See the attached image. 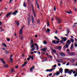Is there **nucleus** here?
I'll use <instances>...</instances> for the list:
<instances>
[{
	"label": "nucleus",
	"mask_w": 77,
	"mask_h": 77,
	"mask_svg": "<svg viewBox=\"0 0 77 77\" xmlns=\"http://www.w3.org/2000/svg\"><path fill=\"white\" fill-rule=\"evenodd\" d=\"M59 54L61 56H62V57H64L65 56V54L63 52H60L59 53Z\"/></svg>",
	"instance_id": "1"
},
{
	"label": "nucleus",
	"mask_w": 77,
	"mask_h": 77,
	"mask_svg": "<svg viewBox=\"0 0 77 77\" xmlns=\"http://www.w3.org/2000/svg\"><path fill=\"white\" fill-rule=\"evenodd\" d=\"M31 20H32V23L33 24L35 23V20H34V18H33V16H31Z\"/></svg>",
	"instance_id": "2"
},
{
	"label": "nucleus",
	"mask_w": 77,
	"mask_h": 77,
	"mask_svg": "<svg viewBox=\"0 0 77 77\" xmlns=\"http://www.w3.org/2000/svg\"><path fill=\"white\" fill-rule=\"evenodd\" d=\"M47 48L46 47L45 48H44L42 49L41 50V51H45V52H46V50H47Z\"/></svg>",
	"instance_id": "3"
},
{
	"label": "nucleus",
	"mask_w": 77,
	"mask_h": 77,
	"mask_svg": "<svg viewBox=\"0 0 77 77\" xmlns=\"http://www.w3.org/2000/svg\"><path fill=\"white\" fill-rule=\"evenodd\" d=\"M60 72H57L56 73H54V76H55V75H54V74H55L57 76V75H59V74H60Z\"/></svg>",
	"instance_id": "4"
},
{
	"label": "nucleus",
	"mask_w": 77,
	"mask_h": 77,
	"mask_svg": "<svg viewBox=\"0 0 77 77\" xmlns=\"http://www.w3.org/2000/svg\"><path fill=\"white\" fill-rule=\"evenodd\" d=\"M54 70V69H48L46 70V72H51V71H52Z\"/></svg>",
	"instance_id": "5"
},
{
	"label": "nucleus",
	"mask_w": 77,
	"mask_h": 77,
	"mask_svg": "<svg viewBox=\"0 0 77 77\" xmlns=\"http://www.w3.org/2000/svg\"><path fill=\"white\" fill-rule=\"evenodd\" d=\"M68 48V45L66 44V45H65L63 46V48L65 49H66V48Z\"/></svg>",
	"instance_id": "6"
},
{
	"label": "nucleus",
	"mask_w": 77,
	"mask_h": 77,
	"mask_svg": "<svg viewBox=\"0 0 77 77\" xmlns=\"http://www.w3.org/2000/svg\"><path fill=\"white\" fill-rule=\"evenodd\" d=\"M37 45V43H33L31 46V48H33V47H35V45L36 46Z\"/></svg>",
	"instance_id": "7"
},
{
	"label": "nucleus",
	"mask_w": 77,
	"mask_h": 77,
	"mask_svg": "<svg viewBox=\"0 0 77 77\" xmlns=\"http://www.w3.org/2000/svg\"><path fill=\"white\" fill-rule=\"evenodd\" d=\"M23 27L21 28V29L20 31V34H22L23 33Z\"/></svg>",
	"instance_id": "8"
},
{
	"label": "nucleus",
	"mask_w": 77,
	"mask_h": 77,
	"mask_svg": "<svg viewBox=\"0 0 77 77\" xmlns=\"http://www.w3.org/2000/svg\"><path fill=\"white\" fill-rule=\"evenodd\" d=\"M61 39H63V41H64V42H65V41H66V40L67 39H66V37H65V38L63 37L61 38Z\"/></svg>",
	"instance_id": "9"
},
{
	"label": "nucleus",
	"mask_w": 77,
	"mask_h": 77,
	"mask_svg": "<svg viewBox=\"0 0 77 77\" xmlns=\"http://www.w3.org/2000/svg\"><path fill=\"white\" fill-rule=\"evenodd\" d=\"M18 11H15L13 13V15H16V14H17L18 13Z\"/></svg>",
	"instance_id": "10"
},
{
	"label": "nucleus",
	"mask_w": 77,
	"mask_h": 77,
	"mask_svg": "<svg viewBox=\"0 0 77 77\" xmlns=\"http://www.w3.org/2000/svg\"><path fill=\"white\" fill-rule=\"evenodd\" d=\"M12 12H11L10 13H9L7 14L6 15V16H7V17L8 18V17H9V15H10L11 14H12Z\"/></svg>",
	"instance_id": "11"
},
{
	"label": "nucleus",
	"mask_w": 77,
	"mask_h": 77,
	"mask_svg": "<svg viewBox=\"0 0 77 77\" xmlns=\"http://www.w3.org/2000/svg\"><path fill=\"white\" fill-rule=\"evenodd\" d=\"M73 72V70L71 69L70 71H69L68 73V74H72V73Z\"/></svg>",
	"instance_id": "12"
},
{
	"label": "nucleus",
	"mask_w": 77,
	"mask_h": 77,
	"mask_svg": "<svg viewBox=\"0 0 77 77\" xmlns=\"http://www.w3.org/2000/svg\"><path fill=\"white\" fill-rule=\"evenodd\" d=\"M66 43L68 45H70V44H71V42L70 41V40H68L67 41Z\"/></svg>",
	"instance_id": "13"
},
{
	"label": "nucleus",
	"mask_w": 77,
	"mask_h": 77,
	"mask_svg": "<svg viewBox=\"0 0 77 77\" xmlns=\"http://www.w3.org/2000/svg\"><path fill=\"white\" fill-rule=\"evenodd\" d=\"M34 69V66H32V67H31L30 69V71L31 72H32L33 70Z\"/></svg>",
	"instance_id": "14"
},
{
	"label": "nucleus",
	"mask_w": 77,
	"mask_h": 77,
	"mask_svg": "<svg viewBox=\"0 0 77 77\" xmlns=\"http://www.w3.org/2000/svg\"><path fill=\"white\" fill-rule=\"evenodd\" d=\"M15 22L17 26H19V21H18L17 20H15Z\"/></svg>",
	"instance_id": "15"
},
{
	"label": "nucleus",
	"mask_w": 77,
	"mask_h": 77,
	"mask_svg": "<svg viewBox=\"0 0 77 77\" xmlns=\"http://www.w3.org/2000/svg\"><path fill=\"white\" fill-rule=\"evenodd\" d=\"M0 60L2 61V62L4 63V64H5L6 63L5 62V61L3 60L2 58H0Z\"/></svg>",
	"instance_id": "16"
},
{
	"label": "nucleus",
	"mask_w": 77,
	"mask_h": 77,
	"mask_svg": "<svg viewBox=\"0 0 77 77\" xmlns=\"http://www.w3.org/2000/svg\"><path fill=\"white\" fill-rule=\"evenodd\" d=\"M65 12H66V13H67V14H72V12H71V11H66Z\"/></svg>",
	"instance_id": "17"
},
{
	"label": "nucleus",
	"mask_w": 77,
	"mask_h": 77,
	"mask_svg": "<svg viewBox=\"0 0 77 77\" xmlns=\"http://www.w3.org/2000/svg\"><path fill=\"white\" fill-rule=\"evenodd\" d=\"M65 73H67L69 71V69H65Z\"/></svg>",
	"instance_id": "18"
},
{
	"label": "nucleus",
	"mask_w": 77,
	"mask_h": 77,
	"mask_svg": "<svg viewBox=\"0 0 77 77\" xmlns=\"http://www.w3.org/2000/svg\"><path fill=\"white\" fill-rule=\"evenodd\" d=\"M53 53H56V51L55 49H52Z\"/></svg>",
	"instance_id": "19"
},
{
	"label": "nucleus",
	"mask_w": 77,
	"mask_h": 77,
	"mask_svg": "<svg viewBox=\"0 0 77 77\" xmlns=\"http://www.w3.org/2000/svg\"><path fill=\"white\" fill-rule=\"evenodd\" d=\"M74 52H70L69 53V54L70 55H71V56H73V55H74Z\"/></svg>",
	"instance_id": "20"
},
{
	"label": "nucleus",
	"mask_w": 77,
	"mask_h": 77,
	"mask_svg": "<svg viewBox=\"0 0 77 77\" xmlns=\"http://www.w3.org/2000/svg\"><path fill=\"white\" fill-rule=\"evenodd\" d=\"M59 71L60 72H61L62 73V72H63V69H62L61 68L60 69H59Z\"/></svg>",
	"instance_id": "21"
},
{
	"label": "nucleus",
	"mask_w": 77,
	"mask_h": 77,
	"mask_svg": "<svg viewBox=\"0 0 77 77\" xmlns=\"http://www.w3.org/2000/svg\"><path fill=\"white\" fill-rule=\"evenodd\" d=\"M59 61L60 63H63V60L61 59H59Z\"/></svg>",
	"instance_id": "22"
},
{
	"label": "nucleus",
	"mask_w": 77,
	"mask_h": 77,
	"mask_svg": "<svg viewBox=\"0 0 77 77\" xmlns=\"http://www.w3.org/2000/svg\"><path fill=\"white\" fill-rule=\"evenodd\" d=\"M43 43L45 44V45H46L47 44V42L46 41H45L44 42H43Z\"/></svg>",
	"instance_id": "23"
},
{
	"label": "nucleus",
	"mask_w": 77,
	"mask_h": 77,
	"mask_svg": "<svg viewBox=\"0 0 77 77\" xmlns=\"http://www.w3.org/2000/svg\"><path fill=\"white\" fill-rule=\"evenodd\" d=\"M66 30H67V33L68 34L69 33V30L68 29H66Z\"/></svg>",
	"instance_id": "24"
},
{
	"label": "nucleus",
	"mask_w": 77,
	"mask_h": 77,
	"mask_svg": "<svg viewBox=\"0 0 77 77\" xmlns=\"http://www.w3.org/2000/svg\"><path fill=\"white\" fill-rule=\"evenodd\" d=\"M57 48H59V50H61L62 48V47H61V46H58L57 47Z\"/></svg>",
	"instance_id": "25"
},
{
	"label": "nucleus",
	"mask_w": 77,
	"mask_h": 77,
	"mask_svg": "<svg viewBox=\"0 0 77 77\" xmlns=\"http://www.w3.org/2000/svg\"><path fill=\"white\" fill-rule=\"evenodd\" d=\"M58 23H60L61 22V19H58Z\"/></svg>",
	"instance_id": "26"
},
{
	"label": "nucleus",
	"mask_w": 77,
	"mask_h": 77,
	"mask_svg": "<svg viewBox=\"0 0 77 77\" xmlns=\"http://www.w3.org/2000/svg\"><path fill=\"white\" fill-rule=\"evenodd\" d=\"M54 38L55 39H57V41H59V38H57V37H56V36H55L54 37Z\"/></svg>",
	"instance_id": "27"
},
{
	"label": "nucleus",
	"mask_w": 77,
	"mask_h": 77,
	"mask_svg": "<svg viewBox=\"0 0 77 77\" xmlns=\"http://www.w3.org/2000/svg\"><path fill=\"white\" fill-rule=\"evenodd\" d=\"M59 41H55V44H59Z\"/></svg>",
	"instance_id": "28"
},
{
	"label": "nucleus",
	"mask_w": 77,
	"mask_h": 77,
	"mask_svg": "<svg viewBox=\"0 0 77 77\" xmlns=\"http://www.w3.org/2000/svg\"><path fill=\"white\" fill-rule=\"evenodd\" d=\"M75 70H76V73L74 75V77H76V76H77V69H75Z\"/></svg>",
	"instance_id": "29"
},
{
	"label": "nucleus",
	"mask_w": 77,
	"mask_h": 77,
	"mask_svg": "<svg viewBox=\"0 0 77 77\" xmlns=\"http://www.w3.org/2000/svg\"><path fill=\"white\" fill-rule=\"evenodd\" d=\"M70 40L72 42H74V39H73V38H70Z\"/></svg>",
	"instance_id": "30"
},
{
	"label": "nucleus",
	"mask_w": 77,
	"mask_h": 77,
	"mask_svg": "<svg viewBox=\"0 0 77 77\" xmlns=\"http://www.w3.org/2000/svg\"><path fill=\"white\" fill-rule=\"evenodd\" d=\"M33 12L34 13V17H36V15H35V10H33Z\"/></svg>",
	"instance_id": "31"
},
{
	"label": "nucleus",
	"mask_w": 77,
	"mask_h": 77,
	"mask_svg": "<svg viewBox=\"0 0 77 77\" xmlns=\"http://www.w3.org/2000/svg\"><path fill=\"white\" fill-rule=\"evenodd\" d=\"M36 46V50H38V49H39V46H38V45H37Z\"/></svg>",
	"instance_id": "32"
},
{
	"label": "nucleus",
	"mask_w": 77,
	"mask_h": 77,
	"mask_svg": "<svg viewBox=\"0 0 77 77\" xmlns=\"http://www.w3.org/2000/svg\"><path fill=\"white\" fill-rule=\"evenodd\" d=\"M26 63H27L26 62H25L24 63V64L22 65V66H23V67L24 66H25L26 65Z\"/></svg>",
	"instance_id": "33"
},
{
	"label": "nucleus",
	"mask_w": 77,
	"mask_h": 77,
	"mask_svg": "<svg viewBox=\"0 0 77 77\" xmlns=\"http://www.w3.org/2000/svg\"><path fill=\"white\" fill-rule=\"evenodd\" d=\"M46 55L48 57H50V58H51V57H52V56L49 55L48 54H46Z\"/></svg>",
	"instance_id": "34"
},
{
	"label": "nucleus",
	"mask_w": 77,
	"mask_h": 77,
	"mask_svg": "<svg viewBox=\"0 0 77 77\" xmlns=\"http://www.w3.org/2000/svg\"><path fill=\"white\" fill-rule=\"evenodd\" d=\"M35 50V47H34L31 50V51H34Z\"/></svg>",
	"instance_id": "35"
},
{
	"label": "nucleus",
	"mask_w": 77,
	"mask_h": 77,
	"mask_svg": "<svg viewBox=\"0 0 77 77\" xmlns=\"http://www.w3.org/2000/svg\"><path fill=\"white\" fill-rule=\"evenodd\" d=\"M73 47H74V45H71V46L70 47L71 49H72V48H73Z\"/></svg>",
	"instance_id": "36"
},
{
	"label": "nucleus",
	"mask_w": 77,
	"mask_h": 77,
	"mask_svg": "<svg viewBox=\"0 0 77 77\" xmlns=\"http://www.w3.org/2000/svg\"><path fill=\"white\" fill-rule=\"evenodd\" d=\"M36 4L37 5V8H38V9H39V5H38V4L37 3V2H36Z\"/></svg>",
	"instance_id": "37"
},
{
	"label": "nucleus",
	"mask_w": 77,
	"mask_h": 77,
	"mask_svg": "<svg viewBox=\"0 0 77 77\" xmlns=\"http://www.w3.org/2000/svg\"><path fill=\"white\" fill-rule=\"evenodd\" d=\"M23 6H24V7H26V4L25 2L23 3Z\"/></svg>",
	"instance_id": "38"
},
{
	"label": "nucleus",
	"mask_w": 77,
	"mask_h": 77,
	"mask_svg": "<svg viewBox=\"0 0 77 77\" xmlns=\"http://www.w3.org/2000/svg\"><path fill=\"white\" fill-rule=\"evenodd\" d=\"M10 61L11 63H12V62L13 61V59H12V58H10Z\"/></svg>",
	"instance_id": "39"
},
{
	"label": "nucleus",
	"mask_w": 77,
	"mask_h": 77,
	"mask_svg": "<svg viewBox=\"0 0 77 77\" xmlns=\"http://www.w3.org/2000/svg\"><path fill=\"white\" fill-rule=\"evenodd\" d=\"M5 68H8V64H6L5 65Z\"/></svg>",
	"instance_id": "40"
},
{
	"label": "nucleus",
	"mask_w": 77,
	"mask_h": 77,
	"mask_svg": "<svg viewBox=\"0 0 77 77\" xmlns=\"http://www.w3.org/2000/svg\"><path fill=\"white\" fill-rule=\"evenodd\" d=\"M3 45L4 46V47H6V44L5 43H4L3 44Z\"/></svg>",
	"instance_id": "41"
},
{
	"label": "nucleus",
	"mask_w": 77,
	"mask_h": 77,
	"mask_svg": "<svg viewBox=\"0 0 77 77\" xmlns=\"http://www.w3.org/2000/svg\"><path fill=\"white\" fill-rule=\"evenodd\" d=\"M31 19H30V18H28V22H29V21H30L31 20Z\"/></svg>",
	"instance_id": "42"
},
{
	"label": "nucleus",
	"mask_w": 77,
	"mask_h": 77,
	"mask_svg": "<svg viewBox=\"0 0 77 77\" xmlns=\"http://www.w3.org/2000/svg\"><path fill=\"white\" fill-rule=\"evenodd\" d=\"M55 40H54L52 41V43H53V44H55Z\"/></svg>",
	"instance_id": "43"
},
{
	"label": "nucleus",
	"mask_w": 77,
	"mask_h": 77,
	"mask_svg": "<svg viewBox=\"0 0 77 77\" xmlns=\"http://www.w3.org/2000/svg\"><path fill=\"white\" fill-rule=\"evenodd\" d=\"M28 26H30V21H28Z\"/></svg>",
	"instance_id": "44"
},
{
	"label": "nucleus",
	"mask_w": 77,
	"mask_h": 77,
	"mask_svg": "<svg viewBox=\"0 0 77 77\" xmlns=\"http://www.w3.org/2000/svg\"><path fill=\"white\" fill-rule=\"evenodd\" d=\"M75 73H76V71H74L73 72V74H75Z\"/></svg>",
	"instance_id": "45"
},
{
	"label": "nucleus",
	"mask_w": 77,
	"mask_h": 77,
	"mask_svg": "<svg viewBox=\"0 0 77 77\" xmlns=\"http://www.w3.org/2000/svg\"><path fill=\"white\" fill-rule=\"evenodd\" d=\"M33 42V40H31V44H32Z\"/></svg>",
	"instance_id": "46"
},
{
	"label": "nucleus",
	"mask_w": 77,
	"mask_h": 77,
	"mask_svg": "<svg viewBox=\"0 0 77 77\" xmlns=\"http://www.w3.org/2000/svg\"><path fill=\"white\" fill-rule=\"evenodd\" d=\"M47 32H50V29H47Z\"/></svg>",
	"instance_id": "47"
},
{
	"label": "nucleus",
	"mask_w": 77,
	"mask_h": 77,
	"mask_svg": "<svg viewBox=\"0 0 77 77\" xmlns=\"http://www.w3.org/2000/svg\"><path fill=\"white\" fill-rule=\"evenodd\" d=\"M37 53H38V54H39V55H40L41 54V52H39L38 51Z\"/></svg>",
	"instance_id": "48"
},
{
	"label": "nucleus",
	"mask_w": 77,
	"mask_h": 77,
	"mask_svg": "<svg viewBox=\"0 0 77 77\" xmlns=\"http://www.w3.org/2000/svg\"><path fill=\"white\" fill-rule=\"evenodd\" d=\"M1 32H3V31H5V29H2L1 30Z\"/></svg>",
	"instance_id": "49"
},
{
	"label": "nucleus",
	"mask_w": 77,
	"mask_h": 77,
	"mask_svg": "<svg viewBox=\"0 0 77 77\" xmlns=\"http://www.w3.org/2000/svg\"><path fill=\"white\" fill-rule=\"evenodd\" d=\"M56 61L57 62H60L59 59V60H57Z\"/></svg>",
	"instance_id": "50"
},
{
	"label": "nucleus",
	"mask_w": 77,
	"mask_h": 77,
	"mask_svg": "<svg viewBox=\"0 0 77 77\" xmlns=\"http://www.w3.org/2000/svg\"><path fill=\"white\" fill-rule=\"evenodd\" d=\"M58 65L59 66H60V65H61V64L60 63H58Z\"/></svg>",
	"instance_id": "51"
},
{
	"label": "nucleus",
	"mask_w": 77,
	"mask_h": 77,
	"mask_svg": "<svg viewBox=\"0 0 77 77\" xmlns=\"http://www.w3.org/2000/svg\"><path fill=\"white\" fill-rule=\"evenodd\" d=\"M39 22H40V21H39V20H38V22H37V23L38 24H39Z\"/></svg>",
	"instance_id": "52"
},
{
	"label": "nucleus",
	"mask_w": 77,
	"mask_h": 77,
	"mask_svg": "<svg viewBox=\"0 0 77 77\" xmlns=\"http://www.w3.org/2000/svg\"><path fill=\"white\" fill-rule=\"evenodd\" d=\"M47 26H48H48H50V25H49V23L48 22L47 23Z\"/></svg>",
	"instance_id": "53"
},
{
	"label": "nucleus",
	"mask_w": 77,
	"mask_h": 77,
	"mask_svg": "<svg viewBox=\"0 0 77 77\" xmlns=\"http://www.w3.org/2000/svg\"><path fill=\"white\" fill-rule=\"evenodd\" d=\"M69 63L68 62V63L66 64V65L67 66H68V65H69Z\"/></svg>",
	"instance_id": "54"
},
{
	"label": "nucleus",
	"mask_w": 77,
	"mask_h": 77,
	"mask_svg": "<svg viewBox=\"0 0 77 77\" xmlns=\"http://www.w3.org/2000/svg\"><path fill=\"white\" fill-rule=\"evenodd\" d=\"M14 0H10V1L9 2V3H10L11 2H12Z\"/></svg>",
	"instance_id": "55"
},
{
	"label": "nucleus",
	"mask_w": 77,
	"mask_h": 77,
	"mask_svg": "<svg viewBox=\"0 0 77 77\" xmlns=\"http://www.w3.org/2000/svg\"><path fill=\"white\" fill-rule=\"evenodd\" d=\"M54 11H56V7L54 6Z\"/></svg>",
	"instance_id": "56"
},
{
	"label": "nucleus",
	"mask_w": 77,
	"mask_h": 77,
	"mask_svg": "<svg viewBox=\"0 0 77 77\" xmlns=\"http://www.w3.org/2000/svg\"><path fill=\"white\" fill-rule=\"evenodd\" d=\"M51 75H52V73H50V74H49V76L50 77H51Z\"/></svg>",
	"instance_id": "57"
},
{
	"label": "nucleus",
	"mask_w": 77,
	"mask_h": 77,
	"mask_svg": "<svg viewBox=\"0 0 77 77\" xmlns=\"http://www.w3.org/2000/svg\"><path fill=\"white\" fill-rule=\"evenodd\" d=\"M7 40L8 41H10V39L9 38H7Z\"/></svg>",
	"instance_id": "58"
},
{
	"label": "nucleus",
	"mask_w": 77,
	"mask_h": 77,
	"mask_svg": "<svg viewBox=\"0 0 77 77\" xmlns=\"http://www.w3.org/2000/svg\"><path fill=\"white\" fill-rule=\"evenodd\" d=\"M66 51H68V52H69V50L68 49H66Z\"/></svg>",
	"instance_id": "59"
},
{
	"label": "nucleus",
	"mask_w": 77,
	"mask_h": 77,
	"mask_svg": "<svg viewBox=\"0 0 77 77\" xmlns=\"http://www.w3.org/2000/svg\"><path fill=\"white\" fill-rule=\"evenodd\" d=\"M30 58H29V57L27 59V60L29 61V60H30Z\"/></svg>",
	"instance_id": "60"
},
{
	"label": "nucleus",
	"mask_w": 77,
	"mask_h": 77,
	"mask_svg": "<svg viewBox=\"0 0 77 77\" xmlns=\"http://www.w3.org/2000/svg\"><path fill=\"white\" fill-rule=\"evenodd\" d=\"M23 36H22L21 37V39H23Z\"/></svg>",
	"instance_id": "61"
},
{
	"label": "nucleus",
	"mask_w": 77,
	"mask_h": 77,
	"mask_svg": "<svg viewBox=\"0 0 77 77\" xmlns=\"http://www.w3.org/2000/svg\"><path fill=\"white\" fill-rule=\"evenodd\" d=\"M75 41H76V42H77V38H75Z\"/></svg>",
	"instance_id": "62"
},
{
	"label": "nucleus",
	"mask_w": 77,
	"mask_h": 77,
	"mask_svg": "<svg viewBox=\"0 0 77 77\" xmlns=\"http://www.w3.org/2000/svg\"><path fill=\"white\" fill-rule=\"evenodd\" d=\"M57 66L56 64H55L54 66V67H56Z\"/></svg>",
	"instance_id": "63"
},
{
	"label": "nucleus",
	"mask_w": 77,
	"mask_h": 77,
	"mask_svg": "<svg viewBox=\"0 0 77 77\" xmlns=\"http://www.w3.org/2000/svg\"><path fill=\"white\" fill-rule=\"evenodd\" d=\"M75 47H77V44H75Z\"/></svg>",
	"instance_id": "64"
}]
</instances>
